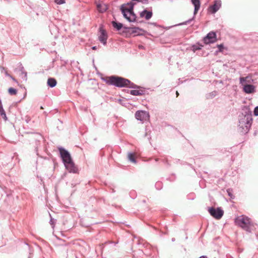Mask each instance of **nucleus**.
I'll return each mask as SVG.
<instances>
[{
	"mask_svg": "<svg viewBox=\"0 0 258 258\" xmlns=\"http://www.w3.org/2000/svg\"><path fill=\"white\" fill-rule=\"evenodd\" d=\"M149 114L148 112L143 110H138L135 113L136 118L142 122H144L149 119Z\"/></svg>",
	"mask_w": 258,
	"mask_h": 258,
	"instance_id": "7",
	"label": "nucleus"
},
{
	"mask_svg": "<svg viewBox=\"0 0 258 258\" xmlns=\"http://www.w3.org/2000/svg\"><path fill=\"white\" fill-rule=\"evenodd\" d=\"M92 49L93 50H96L97 49V46H94L92 47Z\"/></svg>",
	"mask_w": 258,
	"mask_h": 258,
	"instance_id": "36",
	"label": "nucleus"
},
{
	"mask_svg": "<svg viewBox=\"0 0 258 258\" xmlns=\"http://www.w3.org/2000/svg\"><path fill=\"white\" fill-rule=\"evenodd\" d=\"M232 190L231 188H228L227 189V192L228 196L231 198L234 199V196L232 194Z\"/></svg>",
	"mask_w": 258,
	"mask_h": 258,
	"instance_id": "24",
	"label": "nucleus"
},
{
	"mask_svg": "<svg viewBox=\"0 0 258 258\" xmlns=\"http://www.w3.org/2000/svg\"><path fill=\"white\" fill-rule=\"evenodd\" d=\"M218 48L219 49V51L221 52L223 50V49L224 48L223 44H219L218 45Z\"/></svg>",
	"mask_w": 258,
	"mask_h": 258,
	"instance_id": "30",
	"label": "nucleus"
},
{
	"mask_svg": "<svg viewBox=\"0 0 258 258\" xmlns=\"http://www.w3.org/2000/svg\"><path fill=\"white\" fill-rule=\"evenodd\" d=\"M10 78H11V79H12L14 81L16 82V80L14 78H13L12 76H10Z\"/></svg>",
	"mask_w": 258,
	"mask_h": 258,
	"instance_id": "35",
	"label": "nucleus"
},
{
	"mask_svg": "<svg viewBox=\"0 0 258 258\" xmlns=\"http://www.w3.org/2000/svg\"><path fill=\"white\" fill-rule=\"evenodd\" d=\"M253 113L255 116H258V106L254 108Z\"/></svg>",
	"mask_w": 258,
	"mask_h": 258,
	"instance_id": "28",
	"label": "nucleus"
},
{
	"mask_svg": "<svg viewBox=\"0 0 258 258\" xmlns=\"http://www.w3.org/2000/svg\"><path fill=\"white\" fill-rule=\"evenodd\" d=\"M112 25L113 27L117 31L120 30L123 27V25L122 23L117 22L116 21H112Z\"/></svg>",
	"mask_w": 258,
	"mask_h": 258,
	"instance_id": "19",
	"label": "nucleus"
},
{
	"mask_svg": "<svg viewBox=\"0 0 258 258\" xmlns=\"http://www.w3.org/2000/svg\"><path fill=\"white\" fill-rule=\"evenodd\" d=\"M55 3L58 5H62L65 3V0H54Z\"/></svg>",
	"mask_w": 258,
	"mask_h": 258,
	"instance_id": "27",
	"label": "nucleus"
},
{
	"mask_svg": "<svg viewBox=\"0 0 258 258\" xmlns=\"http://www.w3.org/2000/svg\"><path fill=\"white\" fill-rule=\"evenodd\" d=\"M56 81L55 79L50 78L47 80V85L51 88H53L56 85Z\"/></svg>",
	"mask_w": 258,
	"mask_h": 258,
	"instance_id": "18",
	"label": "nucleus"
},
{
	"mask_svg": "<svg viewBox=\"0 0 258 258\" xmlns=\"http://www.w3.org/2000/svg\"><path fill=\"white\" fill-rule=\"evenodd\" d=\"M102 80L107 84L117 87H129L130 88L139 89L140 86L131 82L129 80L116 76H112L106 78H102Z\"/></svg>",
	"mask_w": 258,
	"mask_h": 258,
	"instance_id": "2",
	"label": "nucleus"
},
{
	"mask_svg": "<svg viewBox=\"0 0 258 258\" xmlns=\"http://www.w3.org/2000/svg\"><path fill=\"white\" fill-rule=\"evenodd\" d=\"M153 15L152 11H148L147 10H144L140 13V17L145 18L146 20H149Z\"/></svg>",
	"mask_w": 258,
	"mask_h": 258,
	"instance_id": "12",
	"label": "nucleus"
},
{
	"mask_svg": "<svg viewBox=\"0 0 258 258\" xmlns=\"http://www.w3.org/2000/svg\"><path fill=\"white\" fill-rule=\"evenodd\" d=\"M194 17H193L191 19H190L189 20H188L187 21H186L182 23H180V24H179V25H186L187 24H189L194 19Z\"/></svg>",
	"mask_w": 258,
	"mask_h": 258,
	"instance_id": "25",
	"label": "nucleus"
},
{
	"mask_svg": "<svg viewBox=\"0 0 258 258\" xmlns=\"http://www.w3.org/2000/svg\"><path fill=\"white\" fill-rule=\"evenodd\" d=\"M246 77H240L239 79L240 83L242 85L246 81Z\"/></svg>",
	"mask_w": 258,
	"mask_h": 258,
	"instance_id": "26",
	"label": "nucleus"
},
{
	"mask_svg": "<svg viewBox=\"0 0 258 258\" xmlns=\"http://www.w3.org/2000/svg\"><path fill=\"white\" fill-rule=\"evenodd\" d=\"M54 220L52 218H51L50 220V221H49V223L52 225L54 224Z\"/></svg>",
	"mask_w": 258,
	"mask_h": 258,
	"instance_id": "31",
	"label": "nucleus"
},
{
	"mask_svg": "<svg viewBox=\"0 0 258 258\" xmlns=\"http://www.w3.org/2000/svg\"><path fill=\"white\" fill-rule=\"evenodd\" d=\"M128 160L134 163H136V160L135 157V154L133 153H129L128 154Z\"/></svg>",
	"mask_w": 258,
	"mask_h": 258,
	"instance_id": "20",
	"label": "nucleus"
},
{
	"mask_svg": "<svg viewBox=\"0 0 258 258\" xmlns=\"http://www.w3.org/2000/svg\"><path fill=\"white\" fill-rule=\"evenodd\" d=\"M6 75L7 76H9L10 77L11 76L9 74H8L7 72H6Z\"/></svg>",
	"mask_w": 258,
	"mask_h": 258,
	"instance_id": "37",
	"label": "nucleus"
},
{
	"mask_svg": "<svg viewBox=\"0 0 258 258\" xmlns=\"http://www.w3.org/2000/svg\"><path fill=\"white\" fill-rule=\"evenodd\" d=\"M18 70L21 72V75H24L22 79L25 81L27 79V72L24 71V68L22 63H20L18 66Z\"/></svg>",
	"mask_w": 258,
	"mask_h": 258,
	"instance_id": "15",
	"label": "nucleus"
},
{
	"mask_svg": "<svg viewBox=\"0 0 258 258\" xmlns=\"http://www.w3.org/2000/svg\"><path fill=\"white\" fill-rule=\"evenodd\" d=\"M236 224L247 232H250L252 223L250 219L247 216L242 215L235 219Z\"/></svg>",
	"mask_w": 258,
	"mask_h": 258,
	"instance_id": "5",
	"label": "nucleus"
},
{
	"mask_svg": "<svg viewBox=\"0 0 258 258\" xmlns=\"http://www.w3.org/2000/svg\"><path fill=\"white\" fill-rule=\"evenodd\" d=\"M205 44H210L215 42L217 40L216 34L213 31L209 32L203 39Z\"/></svg>",
	"mask_w": 258,
	"mask_h": 258,
	"instance_id": "8",
	"label": "nucleus"
},
{
	"mask_svg": "<svg viewBox=\"0 0 258 258\" xmlns=\"http://www.w3.org/2000/svg\"><path fill=\"white\" fill-rule=\"evenodd\" d=\"M43 107L42 106H41V109H43Z\"/></svg>",
	"mask_w": 258,
	"mask_h": 258,
	"instance_id": "40",
	"label": "nucleus"
},
{
	"mask_svg": "<svg viewBox=\"0 0 258 258\" xmlns=\"http://www.w3.org/2000/svg\"><path fill=\"white\" fill-rule=\"evenodd\" d=\"M10 78H11V79H12L14 81L16 82V80L14 78H13L12 76H10Z\"/></svg>",
	"mask_w": 258,
	"mask_h": 258,
	"instance_id": "34",
	"label": "nucleus"
},
{
	"mask_svg": "<svg viewBox=\"0 0 258 258\" xmlns=\"http://www.w3.org/2000/svg\"><path fill=\"white\" fill-rule=\"evenodd\" d=\"M161 184V183L160 182H156L155 186H160Z\"/></svg>",
	"mask_w": 258,
	"mask_h": 258,
	"instance_id": "32",
	"label": "nucleus"
},
{
	"mask_svg": "<svg viewBox=\"0 0 258 258\" xmlns=\"http://www.w3.org/2000/svg\"><path fill=\"white\" fill-rule=\"evenodd\" d=\"M133 1H137L138 2H141L143 4H147L148 0H132Z\"/></svg>",
	"mask_w": 258,
	"mask_h": 258,
	"instance_id": "29",
	"label": "nucleus"
},
{
	"mask_svg": "<svg viewBox=\"0 0 258 258\" xmlns=\"http://www.w3.org/2000/svg\"><path fill=\"white\" fill-rule=\"evenodd\" d=\"M59 151L66 169L70 172L77 173L78 169L75 166L69 152L63 148H59Z\"/></svg>",
	"mask_w": 258,
	"mask_h": 258,
	"instance_id": "3",
	"label": "nucleus"
},
{
	"mask_svg": "<svg viewBox=\"0 0 258 258\" xmlns=\"http://www.w3.org/2000/svg\"><path fill=\"white\" fill-rule=\"evenodd\" d=\"M192 4L195 6V10H194V15H195L198 12L200 8V0H191Z\"/></svg>",
	"mask_w": 258,
	"mask_h": 258,
	"instance_id": "14",
	"label": "nucleus"
},
{
	"mask_svg": "<svg viewBox=\"0 0 258 258\" xmlns=\"http://www.w3.org/2000/svg\"><path fill=\"white\" fill-rule=\"evenodd\" d=\"M208 212L212 217L216 219H221L224 214V211L221 208H209Z\"/></svg>",
	"mask_w": 258,
	"mask_h": 258,
	"instance_id": "6",
	"label": "nucleus"
},
{
	"mask_svg": "<svg viewBox=\"0 0 258 258\" xmlns=\"http://www.w3.org/2000/svg\"><path fill=\"white\" fill-rule=\"evenodd\" d=\"M255 88L253 85L246 84L245 85H244L243 90L246 94H251L255 92Z\"/></svg>",
	"mask_w": 258,
	"mask_h": 258,
	"instance_id": "10",
	"label": "nucleus"
},
{
	"mask_svg": "<svg viewBox=\"0 0 258 258\" xmlns=\"http://www.w3.org/2000/svg\"><path fill=\"white\" fill-rule=\"evenodd\" d=\"M99 32L100 33V34L99 36V40L104 45H106L107 39L108 38V36L106 33V32L102 27H100L99 28Z\"/></svg>",
	"mask_w": 258,
	"mask_h": 258,
	"instance_id": "9",
	"label": "nucleus"
},
{
	"mask_svg": "<svg viewBox=\"0 0 258 258\" xmlns=\"http://www.w3.org/2000/svg\"><path fill=\"white\" fill-rule=\"evenodd\" d=\"M221 6V3L220 1H215L214 4L211 6L210 9L211 10L212 13H215L217 12L219 9H220Z\"/></svg>",
	"mask_w": 258,
	"mask_h": 258,
	"instance_id": "11",
	"label": "nucleus"
},
{
	"mask_svg": "<svg viewBox=\"0 0 258 258\" xmlns=\"http://www.w3.org/2000/svg\"><path fill=\"white\" fill-rule=\"evenodd\" d=\"M252 122L251 111L247 107H244L239 116L238 130L242 134L247 133Z\"/></svg>",
	"mask_w": 258,
	"mask_h": 258,
	"instance_id": "1",
	"label": "nucleus"
},
{
	"mask_svg": "<svg viewBox=\"0 0 258 258\" xmlns=\"http://www.w3.org/2000/svg\"><path fill=\"white\" fill-rule=\"evenodd\" d=\"M123 29L125 30H131V32L133 34H137V35H140L141 32H144V31L139 27H124Z\"/></svg>",
	"mask_w": 258,
	"mask_h": 258,
	"instance_id": "13",
	"label": "nucleus"
},
{
	"mask_svg": "<svg viewBox=\"0 0 258 258\" xmlns=\"http://www.w3.org/2000/svg\"><path fill=\"white\" fill-rule=\"evenodd\" d=\"M217 95V91H213L208 94L206 95V98L208 99H212L214 97H215Z\"/></svg>",
	"mask_w": 258,
	"mask_h": 258,
	"instance_id": "21",
	"label": "nucleus"
},
{
	"mask_svg": "<svg viewBox=\"0 0 258 258\" xmlns=\"http://www.w3.org/2000/svg\"><path fill=\"white\" fill-rule=\"evenodd\" d=\"M134 4L132 2L123 4L120 7V10L124 18L130 22L136 21L137 16L134 12Z\"/></svg>",
	"mask_w": 258,
	"mask_h": 258,
	"instance_id": "4",
	"label": "nucleus"
},
{
	"mask_svg": "<svg viewBox=\"0 0 258 258\" xmlns=\"http://www.w3.org/2000/svg\"><path fill=\"white\" fill-rule=\"evenodd\" d=\"M203 45L201 44H196L192 46V49L194 52H196L197 50H200L202 49Z\"/></svg>",
	"mask_w": 258,
	"mask_h": 258,
	"instance_id": "22",
	"label": "nucleus"
},
{
	"mask_svg": "<svg viewBox=\"0 0 258 258\" xmlns=\"http://www.w3.org/2000/svg\"><path fill=\"white\" fill-rule=\"evenodd\" d=\"M174 240H175V238H172V241H174Z\"/></svg>",
	"mask_w": 258,
	"mask_h": 258,
	"instance_id": "38",
	"label": "nucleus"
},
{
	"mask_svg": "<svg viewBox=\"0 0 258 258\" xmlns=\"http://www.w3.org/2000/svg\"><path fill=\"white\" fill-rule=\"evenodd\" d=\"M145 91L143 90H132L130 91V94L134 96H140L144 94Z\"/></svg>",
	"mask_w": 258,
	"mask_h": 258,
	"instance_id": "17",
	"label": "nucleus"
},
{
	"mask_svg": "<svg viewBox=\"0 0 258 258\" xmlns=\"http://www.w3.org/2000/svg\"><path fill=\"white\" fill-rule=\"evenodd\" d=\"M97 8L98 10L101 13H103L105 12L107 9V6L103 3H100L97 5Z\"/></svg>",
	"mask_w": 258,
	"mask_h": 258,
	"instance_id": "16",
	"label": "nucleus"
},
{
	"mask_svg": "<svg viewBox=\"0 0 258 258\" xmlns=\"http://www.w3.org/2000/svg\"><path fill=\"white\" fill-rule=\"evenodd\" d=\"M139 49H144V46L143 45H139Z\"/></svg>",
	"mask_w": 258,
	"mask_h": 258,
	"instance_id": "33",
	"label": "nucleus"
},
{
	"mask_svg": "<svg viewBox=\"0 0 258 258\" xmlns=\"http://www.w3.org/2000/svg\"><path fill=\"white\" fill-rule=\"evenodd\" d=\"M178 94H178V92H177V91H176V95H177V96H178Z\"/></svg>",
	"mask_w": 258,
	"mask_h": 258,
	"instance_id": "39",
	"label": "nucleus"
},
{
	"mask_svg": "<svg viewBox=\"0 0 258 258\" xmlns=\"http://www.w3.org/2000/svg\"><path fill=\"white\" fill-rule=\"evenodd\" d=\"M9 94L11 95H16L17 93V90L13 88H10L8 90Z\"/></svg>",
	"mask_w": 258,
	"mask_h": 258,
	"instance_id": "23",
	"label": "nucleus"
}]
</instances>
